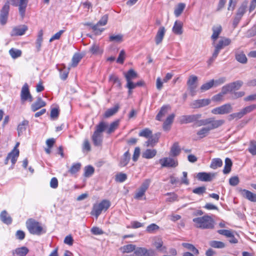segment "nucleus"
<instances>
[{"label": "nucleus", "instance_id": "f257e3e1", "mask_svg": "<svg viewBox=\"0 0 256 256\" xmlns=\"http://www.w3.org/2000/svg\"><path fill=\"white\" fill-rule=\"evenodd\" d=\"M194 226L202 229H212L214 228V220L210 216L205 215L192 219Z\"/></svg>", "mask_w": 256, "mask_h": 256}, {"label": "nucleus", "instance_id": "f03ea898", "mask_svg": "<svg viewBox=\"0 0 256 256\" xmlns=\"http://www.w3.org/2000/svg\"><path fill=\"white\" fill-rule=\"evenodd\" d=\"M108 127V123L102 121L96 126V130L94 132L92 138L94 144L95 146H99L102 144L103 140L102 132L105 131Z\"/></svg>", "mask_w": 256, "mask_h": 256}, {"label": "nucleus", "instance_id": "7ed1b4c3", "mask_svg": "<svg viewBox=\"0 0 256 256\" xmlns=\"http://www.w3.org/2000/svg\"><path fill=\"white\" fill-rule=\"evenodd\" d=\"M26 226L31 234L40 235L46 232V230L43 228L41 224L33 219L28 220L26 222Z\"/></svg>", "mask_w": 256, "mask_h": 256}, {"label": "nucleus", "instance_id": "20e7f679", "mask_svg": "<svg viewBox=\"0 0 256 256\" xmlns=\"http://www.w3.org/2000/svg\"><path fill=\"white\" fill-rule=\"evenodd\" d=\"M224 120H218L216 122L208 126H204L198 130L196 132L197 136L200 138H202L206 136L210 133L211 130L218 128L222 126L224 123Z\"/></svg>", "mask_w": 256, "mask_h": 256}, {"label": "nucleus", "instance_id": "39448f33", "mask_svg": "<svg viewBox=\"0 0 256 256\" xmlns=\"http://www.w3.org/2000/svg\"><path fill=\"white\" fill-rule=\"evenodd\" d=\"M110 206V202L109 200H104L100 203L94 204L93 206L92 210L91 211V214L94 216L96 218L101 214L102 210H106Z\"/></svg>", "mask_w": 256, "mask_h": 256}, {"label": "nucleus", "instance_id": "423d86ee", "mask_svg": "<svg viewBox=\"0 0 256 256\" xmlns=\"http://www.w3.org/2000/svg\"><path fill=\"white\" fill-rule=\"evenodd\" d=\"M232 110V106L230 104L228 103L213 108L211 112L214 114H226L231 112Z\"/></svg>", "mask_w": 256, "mask_h": 256}, {"label": "nucleus", "instance_id": "0eeeda50", "mask_svg": "<svg viewBox=\"0 0 256 256\" xmlns=\"http://www.w3.org/2000/svg\"><path fill=\"white\" fill-rule=\"evenodd\" d=\"M135 256H155L156 252L152 249H146L145 248H137L134 250Z\"/></svg>", "mask_w": 256, "mask_h": 256}, {"label": "nucleus", "instance_id": "6e6552de", "mask_svg": "<svg viewBox=\"0 0 256 256\" xmlns=\"http://www.w3.org/2000/svg\"><path fill=\"white\" fill-rule=\"evenodd\" d=\"M159 162L162 168H176L178 165V162L176 160L170 157L160 159Z\"/></svg>", "mask_w": 256, "mask_h": 256}, {"label": "nucleus", "instance_id": "1a4fd4ad", "mask_svg": "<svg viewBox=\"0 0 256 256\" xmlns=\"http://www.w3.org/2000/svg\"><path fill=\"white\" fill-rule=\"evenodd\" d=\"M10 10V3L6 2L2 8L0 13V22L2 25L5 24L8 20Z\"/></svg>", "mask_w": 256, "mask_h": 256}, {"label": "nucleus", "instance_id": "9d476101", "mask_svg": "<svg viewBox=\"0 0 256 256\" xmlns=\"http://www.w3.org/2000/svg\"><path fill=\"white\" fill-rule=\"evenodd\" d=\"M202 118L201 114L182 116L180 119L181 124H188L194 122Z\"/></svg>", "mask_w": 256, "mask_h": 256}, {"label": "nucleus", "instance_id": "9b49d317", "mask_svg": "<svg viewBox=\"0 0 256 256\" xmlns=\"http://www.w3.org/2000/svg\"><path fill=\"white\" fill-rule=\"evenodd\" d=\"M20 98L22 102H25L28 100L31 102L33 100L32 97L30 94L28 86L27 83H25L22 87L20 93Z\"/></svg>", "mask_w": 256, "mask_h": 256}, {"label": "nucleus", "instance_id": "f8f14e48", "mask_svg": "<svg viewBox=\"0 0 256 256\" xmlns=\"http://www.w3.org/2000/svg\"><path fill=\"white\" fill-rule=\"evenodd\" d=\"M11 4L14 6H18V10L22 18L25 14L26 8L28 4V0H26V4H22L21 0H10Z\"/></svg>", "mask_w": 256, "mask_h": 256}, {"label": "nucleus", "instance_id": "ddd939ff", "mask_svg": "<svg viewBox=\"0 0 256 256\" xmlns=\"http://www.w3.org/2000/svg\"><path fill=\"white\" fill-rule=\"evenodd\" d=\"M216 173L201 172L197 174V178L202 182H210L216 176Z\"/></svg>", "mask_w": 256, "mask_h": 256}, {"label": "nucleus", "instance_id": "4468645a", "mask_svg": "<svg viewBox=\"0 0 256 256\" xmlns=\"http://www.w3.org/2000/svg\"><path fill=\"white\" fill-rule=\"evenodd\" d=\"M28 29V26L26 25L14 26L10 32V36H14L24 35Z\"/></svg>", "mask_w": 256, "mask_h": 256}, {"label": "nucleus", "instance_id": "2eb2a0df", "mask_svg": "<svg viewBox=\"0 0 256 256\" xmlns=\"http://www.w3.org/2000/svg\"><path fill=\"white\" fill-rule=\"evenodd\" d=\"M124 74L126 80V84H128L130 86L133 84L134 82L132 80L138 78L137 73L133 69L129 70L127 72L124 73Z\"/></svg>", "mask_w": 256, "mask_h": 256}, {"label": "nucleus", "instance_id": "dca6fc26", "mask_svg": "<svg viewBox=\"0 0 256 256\" xmlns=\"http://www.w3.org/2000/svg\"><path fill=\"white\" fill-rule=\"evenodd\" d=\"M238 191L242 197L250 202H256V194L246 189L240 188Z\"/></svg>", "mask_w": 256, "mask_h": 256}, {"label": "nucleus", "instance_id": "f3484780", "mask_svg": "<svg viewBox=\"0 0 256 256\" xmlns=\"http://www.w3.org/2000/svg\"><path fill=\"white\" fill-rule=\"evenodd\" d=\"M210 102V101L209 99L197 100L192 102L190 106L192 108H198L208 105Z\"/></svg>", "mask_w": 256, "mask_h": 256}, {"label": "nucleus", "instance_id": "a211bd4d", "mask_svg": "<svg viewBox=\"0 0 256 256\" xmlns=\"http://www.w3.org/2000/svg\"><path fill=\"white\" fill-rule=\"evenodd\" d=\"M216 120H215L214 118H210L206 119H203L199 120H198L194 122V126L196 127H199L201 126H204L206 125H210L214 122H216Z\"/></svg>", "mask_w": 256, "mask_h": 256}, {"label": "nucleus", "instance_id": "6ab92c4d", "mask_svg": "<svg viewBox=\"0 0 256 256\" xmlns=\"http://www.w3.org/2000/svg\"><path fill=\"white\" fill-rule=\"evenodd\" d=\"M28 249L26 246L16 248L12 251L13 256H26L28 252Z\"/></svg>", "mask_w": 256, "mask_h": 256}, {"label": "nucleus", "instance_id": "aec40b11", "mask_svg": "<svg viewBox=\"0 0 256 256\" xmlns=\"http://www.w3.org/2000/svg\"><path fill=\"white\" fill-rule=\"evenodd\" d=\"M165 33L166 29L164 27L160 26L159 28L155 37V42L156 44L158 45L162 42Z\"/></svg>", "mask_w": 256, "mask_h": 256}, {"label": "nucleus", "instance_id": "412c9836", "mask_svg": "<svg viewBox=\"0 0 256 256\" xmlns=\"http://www.w3.org/2000/svg\"><path fill=\"white\" fill-rule=\"evenodd\" d=\"M160 136V133H157L154 136H150L148 140L145 142V145L148 147H153L158 142Z\"/></svg>", "mask_w": 256, "mask_h": 256}, {"label": "nucleus", "instance_id": "4be33fe9", "mask_svg": "<svg viewBox=\"0 0 256 256\" xmlns=\"http://www.w3.org/2000/svg\"><path fill=\"white\" fill-rule=\"evenodd\" d=\"M130 159V154L129 151H126L120 158L119 162V166L124 167L126 166L129 162Z\"/></svg>", "mask_w": 256, "mask_h": 256}, {"label": "nucleus", "instance_id": "5701e85b", "mask_svg": "<svg viewBox=\"0 0 256 256\" xmlns=\"http://www.w3.org/2000/svg\"><path fill=\"white\" fill-rule=\"evenodd\" d=\"M46 102L39 97L38 98L36 101L33 103L31 106V110L33 112H36L40 108L46 106Z\"/></svg>", "mask_w": 256, "mask_h": 256}, {"label": "nucleus", "instance_id": "b1692460", "mask_svg": "<svg viewBox=\"0 0 256 256\" xmlns=\"http://www.w3.org/2000/svg\"><path fill=\"white\" fill-rule=\"evenodd\" d=\"M0 219L4 224H10L12 222V218L5 210H2L0 214Z\"/></svg>", "mask_w": 256, "mask_h": 256}, {"label": "nucleus", "instance_id": "393cba45", "mask_svg": "<svg viewBox=\"0 0 256 256\" xmlns=\"http://www.w3.org/2000/svg\"><path fill=\"white\" fill-rule=\"evenodd\" d=\"M212 35L211 38L214 42L218 38L219 35L222 32V28L220 25L214 26L212 28Z\"/></svg>", "mask_w": 256, "mask_h": 256}, {"label": "nucleus", "instance_id": "a878e982", "mask_svg": "<svg viewBox=\"0 0 256 256\" xmlns=\"http://www.w3.org/2000/svg\"><path fill=\"white\" fill-rule=\"evenodd\" d=\"M28 125V121L27 120H24L22 122L18 124L17 128L18 136H21L23 132L26 131Z\"/></svg>", "mask_w": 256, "mask_h": 256}, {"label": "nucleus", "instance_id": "bb28decb", "mask_svg": "<svg viewBox=\"0 0 256 256\" xmlns=\"http://www.w3.org/2000/svg\"><path fill=\"white\" fill-rule=\"evenodd\" d=\"M19 150L16 148L15 149H13V150L8 155V158H10L11 160L13 165L15 164L17 160V158L19 156Z\"/></svg>", "mask_w": 256, "mask_h": 256}, {"label": "nucleus", "instance_id": "cd10ccee", "mask_svg": "<svg viewBox=\"0 0 256 256\" xmlns=\"http://www.w3.org/2000/svg\"><path fill=\"white\" fill-rule=\"evenodd\" d=\"M182 24L180 21H176L172 28V32L176 34L180 35L182 33Z\"/></svg>", "mask_w": 256, "mask_h": 256}, {"label": "nucleus", "instance_id": "c85d7f7f", "mask_svg": "<svg viewBox=\"0 0 256 256\" xmlns=\"http://www.w3.org/2000/svg\"><path fill=\"white\" fill-rule=\"evenodd\" d=\"M120 124V120H116L108 126V127L106 128V133L108 134H110L114 132V130L118 128Z\"/></svg>", "mask_w": 256, "mask_h": 256}, {"label": "nucleus", "instance_id": "c756f323", "mask_svg": "<svg viewBox=\"0 0 256 256\" xmlns=\"http://www.w3.org/2000/svg\"><path fill=\"white\" fill-rule=\"evenodd\" d=\"M174 116V114H172L167 118L163 124V128L164 130H168L170 129V126L172 123Z\"/></svg>", "mask_w": 256, "mask_h": 256}, {"label": "nucleus", "instance_id": "7c9ffc66", "mask_svg": "<svg viewBox=\"0 0 256 256\" xmlns=\"http://www.w3.org/2000/svg\"><path fill=\"white\" fill-rule=\"evenodd\" d=\"M156 150L154 149H147L142 153V157L147 159L153 158L156 154Z\"/></svg>", "mask_w": 256, "mask_h": 256}, {"label": "nucleus", "instance_id": "2f4dec72", "mask_svg": "<svg viewBox=\"0 0 256 256\" xmlns=\"http://www.w3.org/2000/svg\"><path fill=\"white\" fill-rule=\"evenodd\" d=\"M170 108L169 106H164L162 107L160 111L156 116V119L158 120H161L162 118L165 116L168 110Z\"/></svg>", "mask_w": 256, "mask_h": 256}, {"label": "nucleus", "instance_id": "473e14b6", "mask_svg": "<svg viewBox=\"0 0 256 256\" xmlns=\"http://www.w3.org/2000/svg\"><path fill=\"white\" fill-rule=\"evenodd\" d=\"M231 42V40L230 38H224L218 41L217 44L215 45L216 46L220 48V50L222 49L224 46H228Z\"/></svg>", "mask_w": 256, "mask_h": 256}, {"label": "nucleus", "instance_id": "72a5a7b5", "mask_svg": "<svg viewBox=\"0 0 256 256\" xmlns=\"http://www.w3.org/2000/svg\"><path fill=\"white\" fill-rule=\"evenodd\" d=\"M232 165V160L230 158H226L225 160L224 167L223 170V172L224 174H228L231 171V168Z\"/></svg>", "mask_w": 256, "mask_h": 256}, {"label": "nucleus", "instance_id": "f704fd0d", "mask_svg": "<svg viewBox=\"0 0 256 256\" xmlns=\"http://www.w3.org/2000/svg\"><path fill=\"white\" fill-rule=\"evenodd\" d=\"M119 109L118 104L116 105L114 108L108 109L104 113V117L108 118L116 114Z\"/></svg>", "mask_w": 256, "mask_h": 256}, {"label": "nucleus", "instance_id": "c9c22d12", "mask_svg": "<svg viewBox=\"0 0 256 256\" xmlns=\"http://www.w3.org/2000/svg\"><path fill=\"white\" fill-rule=\"evenodd\" d=\"M222 165V161L220 158H213L210 165V167L212 169H216L220 168Z\"/></svg>", "mask_w": 256, "mask_h": 256}, {"label": "nucleus", "instance_id": "e433bc0d", "mask_svg": "<svg viewBox=\"0 0 256 256\" xmlns=\"http://www.w3.org/2000/svg\"><path fill=\"white\" fill-rule=\"evenodd\" d=\"M182 245L186 249L193 252L194 254L198 255L199 254L198 250L193 244L189 243H182Z\"/></svg>", "mask_w": 256, "mask_h": 256}, {"label": "nucleus", "instance_id": "4c0bfd02", "mask_svg": "<svg viewBox=\"0 0 256 256\" xmlns=\"http://www.w3.org/2000/svg\"><path fill=\"white\" fill-rule=\"evenodd\" d=\"M136 248V245L132 244H129L124 246L120 248V250L122 253H130L134 250Z\"/></svg>", "mask_w": 256, "mask_h": 256}, {"label": "nucleus", "instance_id": "58836bf2", "mask_svg": "<svg viewBox=\"0 0 256 256\" xmlns=\"http://www.w3.org/2000/svg\"><path fill=\"white\" fill-rule=\"evenodd\" d=\"M236 59L242 64H246L247 62L245 54L242 52H238L236 54Z\"/></svg>", "mask_w": 256, "mask_h": 256}, {"label": "nucleus", "instance_id": "ea45409f", "mask_svg": "<svg viewBox=\"0 0 256 256\" xmlns=\"http://www.w3.org/2000/svg\"><path fill=\"white\" fill-rule=\"evenodd\" d=\"M170 155L174 156H178L180 152V149L178 146V142H175L174 144L170 149Z\"/></svg>", "mask_w": 256, "mask_h": 256}, {"label": "nucleus", "instance_id": "a19ab883", "mask_svg": "<svg viewBox=\"0 0 256 256\" xmlns=\"http://www.w3.org/2000/svg\"><path fill=\"white\" fill-rule=\"evenodd\" d=\"M186 7V4L184 3H180L178 4V6L175 8L174 14L176 16L178 17L179 16L182 12H183L184 10V9Z\"/></svg>", "mask_w": 256, "mask_h": 256}, {"label": "nucleus", "instance_id": "79ce46f5", "mask_svg": "<svg viewBox=\"0 0 256 256\" xmlns=\"http://www.w3.org/2000/svg\"><path fill=\"white\" fill-rule=\"evenodd\" d=\"M82 58V56L80 54H75L72 58L71 66L72 67H76Z\"/></svg>", "mask_w": 256, "mask_h": 256}, {"label": "nucleus", "instance_id": "37998d69", "mask_svg": "<svg viewBox=\"0 0 256 256\" xmlns=\"http://www.w3.org/2000/svg\"><path fill=\"white\" fill-rule=\"evenodd\" d=\"M90 52L94 54H101L102 51L100 50L99 46L96 44H94L90 48Z\"/></svg>", "mask_w": 256, "mask_h": 256}, {"label": "nucleus", "instance_id": "c03bdc74", "mask_svg": "<svg viewBox=\"0 0 256 256\" xmlns=\"http://www.w3.org/2000/svg\"><path fill=\"white\" fill-rule=\"evenodd\" d=\"M210 245L212 248H222L226 246L223 242L217 240L211 241L210 243Z\"/></svg>", "mask_w": 256, "mask_h": 256}, {"label": "nucleus", "instance_id": "a18cd8bd", "mask_svg": "<svg viewBox=\"0 0 256 256\" xmlns=\"http://www.w3.org/2000/svg\"><path fill=\"white\" fill-rule=\"evenodd\" d=\"M9 54L13 58H16L20 56L22 51L20 50L12 48L9 50Z\"/></svg>", "mask_w": 256, "mask_h": 256}, {"label": "nucleus", "instance_id": "49530a36", "mask_svg": "<svg viewBox=\"0 0 256 256\" xmlns=\"http://www.w3.org/2000/svg\"><path fill=\"white\" fill-rule=\"evenodd\" d=\"M214 86V80H212L210 82H206L202 84L200 87V90L202 92L206 91Z\"/></svg>", "mask_w": 256, "mask_h": 256}, {"label": "nucleus", "instance_id": "de8ad7c7", "mask_svg": "<svg viewBox=\"0 0 256 256\" xmlns=\"http://www.w3.org/2000/svg\"><path fill=\"white\" fill-rule=\"evenodd\" d=\"M109 80L110 82H112L114 84H116V86L120 88L121 82L116 76L114 74H111L110 76Z\"/></svg>", "mask_w": 256, "mask_h": 256}, {"label": "nucleus", "instance_id": "09e8293b", "mask_svg": "<svg viewBox=\"0 0 256 256\" xmlns=\"http://www.w3.org/2000/svg\"><path fill=\"white\" fill-rule=\"evenodd\" d=\"M248 150L252 155H256V141H250Z\"/></svg>", "mask_w": 256, "mask_h": 256}, {"label": "nucleus", "instance_id": "8fccbe9b", "mask_svg": "<svg viewBox=\"0 0 256 256\" xmlns=\"http://www.w3.org/2000/svg\"><path fill=\"white\" fill-rule=\"evenodd\" d=\"M94 169L91 166H88L84 168V176L86 177H90L94 173Z\"/></svg>", "mask_w": 256, "mask_h": 256}, {"label": "nucleus", "instance_id": "3c124183", "mask_svg": "<svg viewBox=\"0 0 256 256\" xmlns=\"http://www.w3.org/2000/svg\"><path fill=\"white\" fill-rule=\"evenodd\" d=\"M123 36L122 34L112 35L110 36V41L116 42H120L122 41Z\"/></svg>", "mask_w": 256, "mask_h": 256}, {"label": "nucleus", "instance_id": "603ef678", "mask_svg": "<svg viewBox=\"0 0 256 256\" xmlns=\"http://www.w3.org/2000/svg\"><path fill=\"white\" fill-rule=\"evenodd\" d=\"M243 82L241 80H237L230 83L232 91L238 90L242 85Z\"/></svg>", "mask_w": 256, "mask_h": 256}, {"label": "nucleus", "instance_id": "864d4df0", "mask_svg": "<svg viewBox=\"0 0 256 256\" xmlns=\"http://www.w3.org/2000/svg\"><path fill=\"white\" fill-rule=\"evenodd\" d=\"M80 6H82L84 9L86 10V12H88L89 10H92V4L88 0L82 2L80 4ZM91 11H92V10H91Z\"/></svg>", "mask_w": 256, "mask_h": 256}, {"label": "nucleus", "instance_id": "5fc2aeb1", "mask_svg": "<svg viewBox=\"0 0 256 256\" xmlns=\"http://www.w3.org/2000/svg\"><path fill=\"white\" fill-rule=\"evenodd\" d=\"M218 232L222 235L224 236L227 238L232 237V232L231 230H218Z\"/></svg>", "mask_w": 256, "mask_h": 256}, {"label": "nucleus", "instance_id": "6e6d98bb", "mask_svg": "<svg viewBox=\"0 0 256 256\" xmlns=\"http://www.w3.org/2000/svg\"><path fill=\"white\" fill-rule=\"evenodd\" d=\"M126 178V174L122 172H120L116 176V180L120 182H124Z\"/></svg>", "mask_w": 256, "mask_h": 256}, {"label": "nucleus", "instance_id": "4d7b16f0", "mask_svg": "<svg viewBox=\"0 0 256 256\" xmlns=\"http://www.w3.org/2000/svg\"><path fill=\"white\" fill-rule=\"evenodd\" d=\"M198 80V77L194 75H192L190 76L187 82L188 86H192V85H198L196 84V82Z\"/></svg>", "mask_w": 256, "mask_h": 256}, {"label": "nucleus", "instance_id": "13d9d810", "mask_svg": "<svg viewBox=\"0 0 256 256\" xmlns=\"http://www.w3.org/2000/svg\"><path fill=\"white\" fill-rule=\"evenodd\" d=\"M81 166V164L80 163H76L74 164L69 170V172L72 174H74L78 172Z\"/></svg>", "mask_w": 256, "mask_h": 256}, {"label": "nucleus", "instance_id": "bf43d9fd", "mask_svg": "<svg viewBox=\"0 0 256 256\" xmlns=\"http://www.w3.org/2000/svg\"><path fill=\"white\" fill-rule=\"evenodd\" d=\"M247 4L248 2H243L238 8L236 13L243 16L246 12Z\"/></svg>", "mask_w": 256, "mask_h": 256}, {"label": "nucleus", "instance_id": "052dcab7", "mask_svg": "<svg viewBox=\"0 0 256 256\" xmlns=\"http://www.w3.org/2000/svg\"><path fill=\"white\" fill-rule=\"evenodd\" d=\"M152 132L148 128H145L139 133V136L148 138L151 136Z\"/></svg>", "mask_w": 256, "mask_h": 256}, {"label": "nucleus", "instance_id": "680f3d73", "mask_svg": "<svg viewBox=\"0 0 256 256\" xmlns=\"http://www.w3.org/2000/svg\"><path fill=\"white\" fill-rule=\"evenodd\" d=\"M255 108H256V106L254 104L250 105L248 106L242 108V110L244 115L250 112L252 110H254Z\"/></svg>", "mask_w": 256, "mask_h": 256}, {"label": "nucleus", "instance_id": "e2e57ef3", "mask_svg": "<svg viewBox=\"0 0 256 256\" xmlns=\"http://www.w3.org/2000/svg\"><path fill=\"white\" fill-rule=\"evenodd\" d=\"M255 108H256V106L254 104L250 105L248 106L242 108V110L244 115L250 112L252 110H254Z\"/></svg>", "mask_w": 256, "mask_h": 256}, {"label": "nucleus", "instance_id": "0e129e2a", "mask_svg": "<svg viewBox=\"0 0 256 256\" xmlns=\"http://www.w3.org/2000/svg\"><path fill=\"white\" fill-rule=\"evenodd\" d=\"M206 188L204 186L195 188L192 190V192L194 194H197L198 195L203 194L204 193L206 192Z\"/></svg>", "mask_w": 256, "mask_h": 256}, {"label": "nucleus", "instance_id": "69168bd1", "mask_svg": "<svg viewBox=\"0 0 256 256\" xmlns=\"http://www.w3.org/2000/svg\"><path fill=\"white\" fill-rule=\"evenodd\" d=\"M150 182L151 180L150 179L145 180L142 183L140 188L142 190V191L146 192V190H148V188L149 187Z\"/></svg>", "mask_w": 256, "mask_h": 256}, {"label": "nucleus", "instance_id": "338daca9", "mask_svg": "<svg viewBox=\"0 0 256 256\" xmlns=\"http://www.w3.org/2000/svg\"><path fill=\"white\" fill-rule=\"evenodd\" d=\"M255 36H256V24L248 30L246 33V36L248 38H251Z\"/></svg>", "mask_w": 256, "mask_h": 256}, {"label": "nucleus", "instance_id": "774afa93", "mask_svg": "<svg viewBox=\"0 0 256 256\" xmlns=\"http://www.w3.org/2000/svg\"><path fill=\"white\" fill-rule=\"evenodd\" d=\"M159 228V226L156 224H152L147 226L146 230L150 233L154 232Z\"/></svg>", "mask_w": 256, "mask_h": 256}]
</instances>
